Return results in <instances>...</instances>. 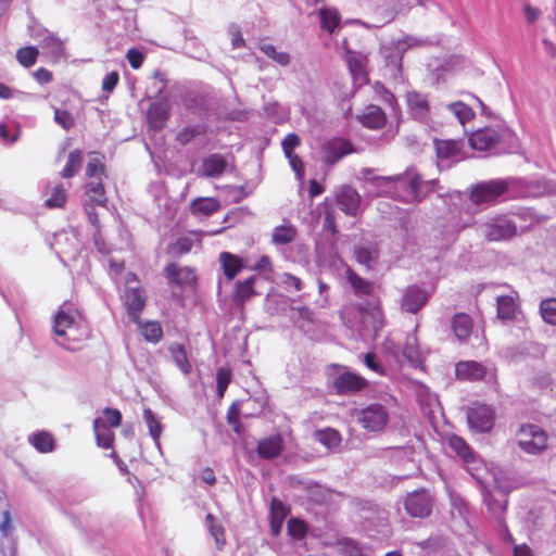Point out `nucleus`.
<instances>
[{
	"label": "nucleus",
	"mask_w": 556,
	"mask_h": 556,
	"mask_svg": "<svg viewBox=\"0 0 556 556\" xmlns=\"http://www.w3.org/2000/svg\"><path fill=\"white\" fill-rule=\"evenodd\" d=\"M372 184L390 197L405 203H419L434 190L435 180L425 181L415 167L394 176H376Z\"/></svg>",
	"instance_id": "nucleus-1"
},
{
	"label": "nucleus",
	"mask_w": 556,
	"mask_h": 556,
	"mask_svg": "<svg viewBox=\"0 0 556 556\" xmlns=\"http://www.w3.org/2000/svg\"><path fill=\"white\" fill-rule=\"evenodd\" d=\"M123 301L129 319L132 323H139L140 314L147 303V293L137 275L131 271L125 275Z\"/></svg>",
	"instance_id": "nucleus-2"
},
{
	"label": "nucleus",
	"mask_w": 556,
	"mask_h": 556,
	"mask_svg": "<svg viewBox=\"0 0 556 556\" xmlns=\"http://www.w3.org/2000/svg\"><path fill=\"white\" fill-rule=\"evenodd\" d=\"M507 179H491L476 184L469 189V200L476 205L495 203L509 189Z\"/></svg>",
	"instance_id": "nucleus-3"
},
{
	"label": "nucleus",
	"mask_w": 556,
	"mask_h": 556,
	"mask_svg": "<svg viewBox=\"0 0 556 556\" xmlns=\"http://www.w3.org/2000/svg\"><path fill=\"white\" fill-rule=\"evenodd\" d=\"M517 438L519 447L528 454H541L548 446L547 433L536 425H522L517 432Z\"/></svg>",
	"instance_id": "nucleus-4"
},
{
	"label": "nucleus",
	"mask_w": 556,
	"mask_h": 556,
	"mask_svg": "<svg viewBox=\"0 0 556 556\" xmlns=\"http://www.w3.org/2000/svg\"><path fill=\"white\" fill-rule=\"evenodd\" d=\"M357 421L369 432L382 431L389 421V412L380 403H372L357 412Z\"/></svg>",
	"instance_id": "nucleus-5"
},
{
	"label": "nucleus",
	"mask_w": 556,
	"mask_h": 556,
	"mask_svg": "<svg viewBox=\"0 0 556 556\" xmlns=\"http://www.w3.org/2000/svg\"><path fill=\"white\" fill-rule=\"evenodd\" d=\"M433 496L427 489H419L408 493L404 498V508L413 518L428 517L433 507Z\"/></svg>",
	"instance_id": "nucleus-6"
},
{
	"label": "nucleus",
	"mask_w": 556,
	"mask_h": 556,
	"mask_svg": "<svg viewBox=\"0 0 556 556\" xmlns=\"http://www.w3.org/2000/svg\"><path fill=\"white\" fill-rule=\"evenodd\" d=\"M482 227L488 241L509 240L517 235V225L505 215L490 218Z\"/></svg>",
	"instance_id": "nucleus-7"
},
{
	"label": "nucleus",
	"mask_w": 556,
	"mask_h": 556,
	"mask_svg": "<svg viewBox=\"0 0 556 556\" xmlns=\"http://www.w3.org/2000/svg\"><path fill=\"white\" fill-rule=\"evenodd\" d=\"M320 152L323 154V163L326 166H333L344 156L354 153L355 148L350 140L345 138L334 137L326 140L320 146Z\"/></svg>",
	"instance_id": "nucleus-8"
},
{
	"label": "nucleus",
	"mask_w": 556,
	"mask_h": 556,
	"mask_svg": "<svg viewBox=\"0 0 556 556\" xmlns=\"http://www.w3.org/2000/svg\"><path fill=\"white\" fill-rule=\"evenodd\" d=\"M469 428L477 432H489L494 427V409L485 404H475L467 412Z\"/></svg>",
	"instance_id": "nucleus-9"
},
{
	"label": "nucleus",
	"mask_w": 556,
	"mask_h": 556,
	"mask_svg": "<svg viewBox=\"0 0 556 556\" xmlns=\"http://www.w3.org/2000/svg\"><path fill=\"white\" fill-rule=\"evenodd\" d=\"M368 381L363 376L344 371L340 374L332 382V388L339 395H346L363 391L368 387Z\"/></svg>",
	"instance_id": "nucleus-10"
},
{
	"label": "nucleus",
	"mask_w": 556,
	"mask_h": 556,
	"mask_svg": "<svg viewBox=\"0 0 556 556\" xmlns=\"http://www.w3.org/2000/svg\"><path fill=\"white\" fill-rule=\"evenodd\" d=\"M356 311L363 318L364 323H369L375 332L382 329L384 325V315L379 299L372 302L358 303L356 305Z\"/></svg>",
	"instance_id": "nucleus-11"
},
{
	"label": "nucleus",
	"mask_w": 556,
	"mask_h": 556,
	"mask_svg": "<svg viewBox=\"0 0 556 556\" xmlns=\"http://www.w3.org/2000/svg\"><path fill=\"white\" fill-rule=\"evenodd\" d=\"M285 450V440L280 433L262 438L257 441L256 453L260 458L271 460L278 458Z\"/></svg>",
	"instance_id": "nucleus-12"
},
{
	"label": "nucleus",
	"mask_w": 556,
	"mask_h": 556,
	"mask_svg": "<svg viewBox=\"0 0 556 556\" xmlns=\"http://www.w3.org/2000/svg\"><path fill=\"white\" fill-rule=\"evenodd\" d=\"M501 140V134L490 127L472 131L468 139L470 147L479 151L491 150L495 148Z\"/></svg>",
	"instance_id": "nucleus-13"
},
{
	"label": "nucleus",
	"mask_w": 556,
	"mask_h": 556,
	"mask_svg": "<svg viewBox=\"0 0 556 556\" xmlns=\"http://www.w3.org/2000/svg\"><path fill=\"white\" fill-rule=\"evenodd\" d=\"M170 114V105L163 99L153 102L147 110V122L150 128L157 131L165 127Z\"/></svg>",
	"instance_id": "nucleus-14"
},
{
	"label": "nucleus",
	"mask_w": 556,
	"mask_h": 556,
	"mask_svg": "<svg viewBox=\"0 0 556 556\" xmlns=\"http://www.w3.org/2000/svg\"><path fill=\"white\" fill-rule=\"evenodd\" d=\"M334 201L343 213L355 216L359 210L362 199L354 188L344 186L337 192Z\"/></svg>",
	"instance_id": "nucleus-15"
},
{
	"label": "nucleus",
	"mask_w": 556,
	"mask_h": 556,
	"mask_svg": "<svg viewBox=\"0 0 556 556\" xmlns=\"http://www.w3.org/2000/svg\"><path fill=\"white\" fill-rule=\"evenodd\" d=\"M408 113L417 121L424 122L429 117L430 103L428 96L415 90L406 93Z\"/></svg>",
	"instance_id": "nucleus-16"
},
{
	"label": "nucleus",
	"mask_w": 556,
	"mask_h": 556,
	"mask_svg": "<svg viewBox=\"0 0 556 556\" xmlns=\"http://www.w3.org/2000/svg\"><path fill=\"white\" fill-rule=\"evenodd\" d=\"M455 376L460 381H481L486 376V368L476 361H460L455 366Z\"/></svg>",
	"instance_id": "nucleus-17"
},
{
	"label": "nucleus",
	"mask_w": 556,
	"mask_h": 556,
	"mask_svg": "<svg viewBox=\"0 0 556 556\" xmlns=\"http://www.w3.org/2000/svg\"><path fill=\"white\" fill-rule=\"evenodd\" d=\"M164 271L172 285L184 287L197 282L195 270L191 267H180L177 263H168Z\"/></svg>",
	"instance_id": "nucleus-18"
},
{
	"label": "nucleus",
	"mask_w": 556,
	"mask_h": 556,
	"mask_svg": "<svg viewBox=\"0 0 556 556\" xmlns=\"http://www.w3.org/2000/svg\"><path fill=\"white\" fill-rule=\"evenodd\" d=\"M428 302V294L422 289L410 286L407 287L401 300L403 311L416 314Z\"/></svg>",
	"instance_id": "nucleus-19"
},
{
	"label": "nucleus",
	"mask_w": 556,
	"mask_h": 556,
	"mask_svg": "<svg viewBox=\"0 0 556 556\" xmlns=\"http://www.w3.org/2000/svg\"><path fill=\"white\" fill-rule=\"evenodd\" d=\"M357 121L366 128L381 129L387 124V115L380 106L370 104L357 116Z\"/></svg>",
	"instance_id": "nucleus-20"
},
{
	"label": "nucleus",
	"mask_w": 556,
	"mask_h": 556,
	"mask_svg": "<svg viewBox=\"0 0 556 556\" xmlns=\"http://www.w3.org/2000/svg\"><path fill=\"white\" fill-rule=\"evenodd\" d=\"M345 279L350 283L354 295L357 298L371 296L375 292V283L359 276L353 268H345Z\"/></svg>",
	"instance_id": "nucleus-21"
},
{
	"label": "nucleus",
	"mask_w": 556,
	"mask_h": 556,
	"mask_svg": "<svg viewBox=\"0 0 556 556\" xmlns=\"http://www.w3.org/2000/svg\"><path fill=\"white\" fill-rule=\"evenodd\" d=\"M78 326L70 314L60 309L54 318L53 330L59 337H67L70 341H77L79 338L74 332Z\"/></svg>",
	"instance_id": "nucleus-22"
},
{
	"label": "nucleus",
	"mask_w": 556,
	"mask_h": 556,
	"mask_svg": "<svg viewBox=\"0 0 556 556\" xmlns=\"http://www.w3.org/2000/svg\"><path fill=\"white\" fill-rule=\"evenodd\" d=\"M218 261L228 280H233L244 268L243 258L227 251L219 254Z\"/></svg>",
	"instance_id": "nucleus-23"
},
{
	"label": "nucleus",
	"mask_w": 556,
	"mask_h": 556,
	"mask_svg": "<svg viewBox=\"0 0 556 556\" xmlns=\"http://www.w3.org/2000/svg\"><path fill=\"white\" fill-rule=\"evenodd\" d=\"M255 282L256 276H250L244 280L238 281L232 293V301L243 307L248 301L257 294Z\"/></svg>",
	"instance_id": "nucleus-24"
},
{
	"label": "nucleus",
	"mask_w": 556,
	"mask_h": 556,
	"mask_svg": "<svg viewBox=\"0 0 556 556\" xmlns=\"http://www.w3.org/2000/svg\"><path fill=\"white\" fill-rule=\"evenodd\" d=\"M228 166L227 160L219 153L208 155L202 161L201 174L207 178L222 176Z\"/></svg>",
	"instance_id": "nucleus-25"
},
{
	"label": "nucleus",
	"mask_w": 556,
	"mask_h": 556,
	"mask_svg": "<svg viewBox=\"0 0 556 556\" xmlns=\"http://www.w3.org/2000/svg\"><path fill=\"white\" fill-rule=\"evenodd\" d=\"M452 330L459 342H466L472 333L473 321L466 313H456L451 321Z\"/></svg>",
	"instance_id": "nucleus-26"
},
{
	"label": "nucleus",
	"mask_w": 556,
	"mask_h": 556,
	"mask_svg": "<svg viewBox=\"0 0 556 556\" xmlns=\"http://www.w3.org/2000/svg\"><path fill=\"white\" fill-rule=\"evenodd\" d=\"M97 445L102 448H112L115 434L102 418H96L92 424Z\"/></svg>",
	"instance_id": "nucleus-27"
},
{
	"label": "nucleus",
	"mask_w": 556,
	"mask_h": 556,
	"mask_svg": "<svg viewBox=\"0 0 556 556\" xmlns=\"http://www.w3.org/2000/svg\"><path fill=\"white\" fill-rule=\"evenodd\" d=\"M288 514V507L280 500L274 497L270 501V530L274 535H278L280 533Z\"/></svg>",
	"instance_id": "nucleus-28"
},
{
	"label": "nucleus",
	"mask_w": 556,
	"mask_h": 556,
	"mask_svg": "<svg viewBox=\"0 0 556 556\" xmlns=\"http://www.w3.org/2000/svg\"><path fill=\"white\" fill-rule=\"evenodd\" d=\"M85 192L88 197L86 203L97 206L106 207L108 198L102 182V178L90 180L85 186Z\"/></svg>",
	"instance_id": "nucleus-29"
},
{
	"label": "nucleus",
	"mask_w": 556,
	"mask_h": 556,
	"mask_svg": "<svg viewBox=\"0 0 556 556\" xmlns=\"http://www.w3.org/2000/svg\"><path fill=\"white\" fill-rule=\"evenodd\" d=\"M45 205L48 208H63L67 202V190L59 182L49 186L45 192Z\"/></svg>",
	"instance_id": "nucleus-30"
},
{
	"label": "nucleus",
	"mask_w": 556,
	"mask_h": 556,
	"mask_svg": "<svg viewBox=\"0 0 556 556\" xmlns=\"http://www.w3.org/2000/svg\"><path fill=\"white\" fill-rule=\"evenodd\" d=\"M515 295H501L496 300L497 317L503 320H511L516 317L518 293Z\"/></svg>",
	"instance_id": "nucleus-31"
},
{
	"label": "nucleus",
	"mask_w": 556,
	"mask_h": 556,
	"mask_svg": "<svg viewBox=\"0 0 556 556\" xmlns=\"http://www.w3.org/2000/svg\"><path fill=\"white\" fill-rule=\"evenodd\" d=\"M353 252L356 262L361 265H364L367 269H372L379 257V250L375 243H369L367 245H356L354 247Z\"/></svg>",
	"instance_id": "nucleus-32"
},
{
	"label": "nucleus",
	"mask_w": 556,
	"mask_h": 556,
	"mask_svg": "<svg viewBox=\"0 0 556 556\" xmlns=\"http://www.w3.org/2000/svg\"><path fill=\"white\" fill-rule=\"evenodd\" d=\"M435 154L441 160L457 155L463 149V141L456 139H434Z\"/></svg>",
	"instance_id": "nucleus-33"
},
{
	"label": "nucleus",
	"mask_w": 556,
	"mask_h": 556,
	"mask_svg": "<svg viewBox=\"0 0 556 556\" xmlns=\"http://www.w3.org/2000/svg\"><path fill=\"white\" fill-rule=\"evenodd\" d=\"M220 207L218 200L215 198H197L191 202V212L195 215L210 216L216 213Z\"/></svg>",
	"instance_id": "nucleus-34"
},
{
	"label": "nucleus",
	"mask_w": 556,
	"mask_h": 556,
	"mask_svg": "<svg viewBox=\"0 0 556 556\" xmlns=\"http://www.w3.org/2000/svg\"><path fill=\"white\" fill-rule=\"evenodd\" d=\"M168 352L177 365V367L185 374L188 375L192 370L191 363L189 362L187 351L180 343H172L168 346Z\"/></svg>",
	"instance_id": "nucleus-35"
},
{
	"label": "nucleus",
	"mask_w": 556,
	"mask_h": 556,
	"mask_svg": "<svg viewBox=\"0 0 556 556\" xmlns=\"http://www.w3.org/2000/svg\"><path fill=\"white\" fill-rule=\"evenodd\" d=\"M84 163V154L76 149L70 152L67 162L61 170L60 176L64 179L73 178L81 168Z\"/></svg>",
	"instance_id": "nucleus-36"
},
{
	"label": "nucleus",
	"mask_w": 556,
	"mask_h": 556,
	"mask_svg": "<svg viewBox=\"0 0 556 556\" xmlns=\"http://www.w3.org/2000/svg\"><path fill=\"white\" fill-rule=\"evenodd\" d=\"M314 438L328 450L337 448L342 442L340 432L332 428H325L315 431Z\"/></svg>",
	"instance_id": "nucleus-37"
},
{
	"label": "nucleus",
	"mask_w": 556,
	"mask_h": 556,
	"mask_svg": "<svg viewBox=\"0 0 556 556\" xmlns=\"http://www.w3.org/2000/svg\"><path fill=\"white\" fill-rule=\"evenodd\" d=\"M321 28L326 29L329 34H333L340 26L341 16L336 8H323L319 10Z\"/></svg>",
	"instance_id": "nucleus-38"
},
{
	"label": "nucleus",
	"mask_w": 556,
	"mask_h": 556,
	"mask_svg": "<svg viewBox=\"0 0 556 556\" xmlns=\"http://www.w3.org/2000/svg\"><path fill=\"white\" fill-rule=\"evenodd\" d=\"M29 443L40 453H50L55 446L53 435L48 431H38L29 438Z\"/></svg>",
	"instance_id": "nucleus-39"
},
{
	"label": "nucleus",
	"mask_w": 556,
	"mask_h": 556,
	"mask_svg": "<svg viewBox=\"0 0 556 556\" xmlns=\"http://www.w3.org/2000/svg\"><path fill=\"white\" fill-rule=\"evenodd\" d=\"M135 324L138 325L139 329H140V333L144 338V340L152 342V343H157L161 341V339L163 337V329L159 321L152 320V321L142 323L139 319V323H135Z\"/></svg>",
	"instance_id": "nucleus-40"
},
{
	"label": "nucleus",
	"mask_w": 556,
	"mask_h": 556,
	"mask_svg": "<svg viewBox=\"0 0 556 556\" xmlns=\"http://www.w3.org/2000/svg\"><path fill=\"white\" fill-rule=\"evenodd\" d=\"M298 235L293 225H280L274 228L271 241L275 244L285 245L291 243Z\"/></svg>",
	"instance_id": "nucleus-41"
},
{
	"label": "nucleus",
	"mask_w": 556,
	"mask_h": 556,
	"mask_svg": "<svg viewBox=\"0 0 556 556\" xmlns=\"http://www.w3.org/2000/svg\"><path fill=\"white\" fill-rule=\"evenodd\" d=\"M39 50L35 46L22 47L16 50L17 62L26 68L34 66L37 62Z\"/></svg>",
	"instance_id": "nucleus-42"
},
{
	"label": "nucleus",
	"mask_w": 556,
	"mask_h": 556,
	"mask_svg": "<svg viewBox=\"0 0 556 556\" xmlns=\"http://www.w3.org/2000/svg\"><path fill=\"white\" fill-rule=\"evenodd\" d=\"M450 447L465 462L473 460V453L468 443L458 435H452L448 439Z\"/></svg>",
	"instance_id": "nucleus-43"
},
{
	"label": "nucleus",
	"mask_w": 556,
	"mask_h": 556,
	"mask_svg": "<svg viewBox=\"0 0 556 556\" xmlns=\"http://www.w3.org/2000/svg\"><path fill=\"white\" fill-rule=\"evenodd\" d=\"M448 110L455 115L462 125L471 121L475 116L472 109L464 102H454L448 105Z\"/></svg>",
	"instance_id": "nucleus-44"
},
{
	"label": "nucleus",
	"mask_w": 556,
	"mask_h": 556,
	"mask_svg": "<svg viewBox=\"0 0 556 556\" xmlns=\"http://www.w3.org/2000/svg\"><path fill=\"white\" fill-rule=\"evenodd\" d=\"M540 314L549 325H556V298L544 299L540 303Z\"/></svg>",
	"instance_id": "nucleus-45"
},
{
	"label": "nucleus",
	"mask_w": 556,
	"mask_h": 556,
	"mask_svg": "<svg viewBox=\"0 0 556 556\" xmlns=\"http://www.w3.org/2000/svg\"><path fill=\"white\" fill-rule=\"evenodd\" d=\"M260 50L269 59L278 63L279 65L286 66L290 63V55L287 52L277 51L276 47L271 43H264L260 47Z\"/></svg>",
	"instance_id": "nucleus-46"
},
{
	"label": "nucleus",
	"mask_w": 556,
	"mask_h": 556,
	"mask_svg": "<svg viewBox=\"0 0 556 556\" xmlns=\"http://www.w3.org/2000/svg\"><path fill=\"white\" fill-rule=\"evenodd\" d=\"M287 531L293 540H302L306 536L308 527L303 520L291 518L287 523Z\"/></svg>",
	"instance_id": "nucleus-47"
},
{
	"label": "nucleus",
	"mask_w": 556,
	"mask_h": 556,
	"mask_svg": "<svg viewBox=\"0 0 556 556\" xmlns=\"http://www.w3.org/2000/svg\"><path fill=\"white\" fill-rule=\"evenodd\" d=\"M143 419L149 428V433L153 440L157 441L162 433V426L154 413L150 408L143 409Z\"/></svg>",
	"instance_id": "nucleus-48"
},
{
	"label": "nucleus",
	"mask_w": 556,
	"mask_h": 556,
	"mask_svg": "<svg viewBox=\"0 0 556 556\" xmlns=\"http://www.w3.org/2000/svg\"><path fill=\"white\" fill-rule=\"evenodd\" d=\"M240 416H241L240 402L236 401L228 407V410L226 414V419H227V422L232 427V430L238 434L241 432Z\"/></svg>",
	"instance_id": "nucleus-49"
},
{
	"label": "nucleus",
	"mask_w": 556,
	"mask_h": 556,
	"mask_svg": "<svg viewBox=\"0 0 556 556\" xmlns=\"http://www.w3.org/2000/svg\"><path fill=\"white\" fill-rule=\"evenodd\" d=\"M231 381V371L227 368L220 367L216 372L217 394L222 399Z\"/></svg>",
	"instance_id": "nucleus-50"
},
{
	"label": "nucleus",
	"mask_w": 556,
	"mask_h": 556,
	"mask_svg": "<svg viewBox=\"0 0 556 556\" xmlns=\"http://www.w3.org/2000/svg\"><path fill=\"white\" fill-rule=\"evenodd\" d=\"M205 521L211 534L214 536L216 543L225 542V531L223 526L217 521L214 515L207 514Z\"/></svg>",
	"instance_id": "nucleus-51"
},
{
	"label": "nucleus",
	"mask_w": 556,
	"mask_h": 556,
	"mask_svg": "<svg viewBox=\"0 0 556 556\" xmlns=\"http://www.w3.org/2000/svg\"><path fill=\"white\" fill-rule=\"evenodd\" d=\"M105 173V165L98 157H92L89 160L86 167V175L91 180L102 178Z\"/></svg>",
	"instance_id": "nucleus-52"
},
{
	"label": "nucleus",
	"mask_w": 556,
	"mask_h": 556,
	"mask_svg": "<svg viewBox=\"0 0 556 556\" xmlns=\"http://www.w3.org/2000/svg\"><path fill=\"white\" fill-rule=\"evenodd\" d=\"M41 47L48 50L53 56H60L63 53V42L55 36H47L41 41Z\"/></svg>",
	"instance_id": "nucleus-53"
},
{
	"label": "nucleus",
	"mask_w": 556,
	"mask_h": 556,
	"mask_svg": "<svg viewBox=\"0 0 556 556\" xmlns=\"http://www.w3.org/2000/svg\"><path fill=\"white\" fill-rule=\"evenodd\" d=\"M104 421L109 428H118L122 425V413L117 408L105 407L103 410Z\"/></svg>",
	"instance_id": "nucleus-54"
},
{
	"label": "nucleus",
	"mask_w": 556,
	"mask_h": 556,
	"mask_svg": "<svg viewBox=\"0 0 556 556\" xmlns=\"http://www.w3.org/2000/svg\"><path fill=\"white\" fill-rule=\"evenodd\" d=\"M54 121L65 130L71 129L75 125L73 115L66 110H54Z\"/></svg>",
	"instance_id": "nucleus-55"
},
{
	"label": "nucleus",
	"mask_w": 556,
	"mask_h": 556,
	"mask_svg": "<svg viewBox=\"0 0 556 556\" xmlns=\"http://www.w3.org/2000/svg\"><path fill=\"white\" fill-rule=\"evenodd\" d=\"M300 144H301V139L296 134H294V132L288 134L281 142V147H282L285 155L290 156V154L293 153V150L295 148H298Z\"/></svg>",
	"instance_id": "nucleus-56"
},
{
	"label": "nucleus",
	"mask_w": 556,
	"mask_h": 556,
	"mask_svg": "<svg viewBox=\"0 0 556 556\" xmlns=\"http://www.w3.org/2000/svg\"><path fill=\"white\" fill-rule=\"evenodd\" d=\"M126 59L131 68L139 70L144 62L146 55L140 50L130 48L126 53Z\"/></svg>",
	"instance_id": "nucleus-57"
},
{
	"label": "nucleus",
	"mask_w": 556,
	"mask_h": 556,
	"mask_svg": "<svg viewBox=\"0 0 556 556\" xmlns=\"http://www.w3.org/2000/svg\"><path fill=\"white\" fill-rule=\"evenodd\" d=\"M324 228L332 235L338 233L336 212L330 206L324 213Z\"/></svg>",
	"instance_id": "nucleus-58"
},
{
	"label": "nucleus",
	"mask_w": 556,
	"mask_h": 556,
	"mask_svg": "<svg viewBox=\"0 0 556 556\" xmlns=\"http://www.w3.org/2000/svg\"><path fill=\"white\" fill-rule=\"evenodd\" d=\"M200 134V130L198 127H186L178 131L176 135V141L179 142L181 146H186L189 142H191L197 135Z\"/></svg>",
	"instance_id": "nucleus-59"
},
{
	"label": "nucleus",
	"mask_w": 556,
	"mask_h": 556,
	"mask_svg": "<svg viewBox=\"0 0 556 556\" xmlns=\"http://www.w3.org/2000/svg\"><path fill=\"white\" fill-rule=\"evenodd\" d=\"M119 81V74L116 71L109 73L102 81V89L106 92H112Z\"/></svg>",
	"instance_id": "nucleus-60"
},
{
	"label": "nucleus",
	"mask_w": 556,
	"mask_h": 556,
	"mask_svg": "<svg viewBox=\"0 0 556 556\" xmlns=\"http://www.w3.org/2000/svg\"><path fill=\"white\" fill-rule=\"evenodd\" d=\"M193 247V240L189 237H180L176 240L174 249L178 254H187Z\"/></svg>",
	"instance_id": "nucleus-61"
},
{
	"label": "nucleus",
	"mask_w": 556,
	"mask_h": 556,
	"mask_svg": "<svg viewBox=\"0 0 556 556\" xmlns=\"http://www.w3.org/2000/svg\"><path fill=\"white\" fill-rule=\"evenodd\" d=\"M364 362H365V365L372 371H375L379 375L384 374V368L382 367V365L379 362H377V357L374 353H371V352L366 353L364 356Z\"/></svg>",
	"instance_id": "nucleus-62"
},
{
	"label": "nucleus",
	"mask_w": 556,
	"mask_h": 556,
	"mask_svg": "<svg viewBox=\"0 0 556 556\" xmlns=\"http://www.w3.org/2000/svg\"><path fill=\"white\" fill-rule=\"evenodd\" d=\"M253 269L260 274L273 273L274 267L270 257L268 255H263L262 257H260V260L255 263Z\"/></svg>",
	"instance_id": "nucleus-63"
},
{
	"label": "nucleus",
	"mask_w": 556,
	"mask_h": 556,
	"mask_svg": "<svg viewBox=\"0 0 556 556\" xmlns=\"http://www.w3.org/2000/svg\"><path fill=\"white\" fill-rule=\"evenodd\" d=\"M339 545H341L350 556H357L361 553V549L356 543V541L345 538L340 540Z\"/></svg>",
	"instance_id": "nucleus-64"
}]
</instances>
